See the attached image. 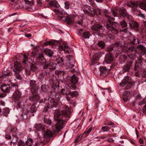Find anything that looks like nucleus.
I'll return each instance as SVG.
<instances>
[{
  "label": "nucleus",
  "instance_id": "nucleus-3",
  "mask_svg": "<svg viewBox=\"0 0 146 146\" xmlns=\"http://www.w3.org/2000/svg\"><path fill=\"white\" fill-rule=\"evenodd\" d=\"M105 17L108 18V23L106 25L107 28L110 30L112 33L115 35L117 34L118 33V31L115 25L113 24V22L111 21V20L114 21L115 20V18L111 17L109 15L105 14Z\"/></svg>",
  "mask_w": 146,
  "mask_h": 146
},
{
  "label": "nucleus",
  "instance_id": "nucleus-10",
  "mask_svg": "<svg viewBox=\"0 0 146 146\" xmlns=\"http://www.w3.org/2000/svg\"><path fill=\"white\" fill-rule=\"evenodd\" d=\"M119 13L123 17H126L128 19H130L132 18L131 15H129L128 14L125 9L123 7L120 8Z\"/></svg>",
  "mask_w": 146,
  "mask_h": 146
},
{
  "label": "nucleus",
  "instance_id": "nucleus-36",
  "mask_svg": "<svg viewBox=\"0 0 146 146\" xmlns=\"http://www.w3.org/2000/svg\"><path fill=\"white\" fill-rule=\"evenodd\" d=\"M33 140L32 139L29 138L26 141V144L28 146H31L33 143Z\"/></svg>",
  "mask_w": 146,
  "mask_h": 146
},
{
  "label": "nucleus",
  "instance_id": "nucleus-31",
  "mask_svg": "<svg viewBox=\"0 0 146 146\" xmlns=\"http://www.w3.org/2000/svg\"><path fill=\"white\" fill-rule=\"evenodd\" d=\"M68 91L66 89H62L61 91V93L63 95H68L69 94L70 90H71L68 87Z\"/></svg>",
  "mask_w": 146,
  "mask_h": 146
},
{
  "label": "nucleus",
  "instance_id": "nucleus-12",
  "mask_svg": "<svg viewBox=\"0 0 146 146\" xmlns=\"http://www.w3.org/2000/svg\"><path fill=\"white\" fill-rule=\"evenodd\" d=\"M102 54V52H99L94 54L92 60V63L93 64L97 63L98 60L101 56Z\"/></svg>",
  "mask_w": 146,
  "mask_h": 146
},
{
  "label": "nucleus",
  "instance_id": "nucleus-37",
  "mask_svg": "<svg viewBox=\"0 0 146 146\" xmlns=\"http://www.w3.org/2000/svg\"><path fill=\"white\" fill-rule=\"evenodd\" d=\"M68 46L66 43H64L60 46V49H61L62 50H64L65 49L68 48Z\"/></svg>",
  "mask_w": 146,
  "mask_h": 146
},
{
  "label": "nucleus",
  "instance_id": "nucleus-6",
  "mask_svg": "<svg viewBox=\"0 0 146 146\" xmlns=\"http://www.w3.org/2000/svg\"><path fill=\"white\" fill-rule=\"evenodd\" d=\"M71 83H70L68 85V87L71 90H75L76 88L75 84L78 82V78L75 74H74L70 77L69 79Z\"/></svg>",
  "mask_w": 146,
  "mask_h": 146
},
{
  "label": "nucleus",
  "instance_id": "nucleus-11",
  "mask_svg": "<svg viewBox=\"0 0 146 146\" xmlns=\"http://www.w3.org/2000/svg\"><path fill=\"white\" fill-rule=\"evenodd\" d=\"M56 63L54 62H50L48 64H45L43 66V68L46 70L48 68L50 70H54L56 69Z\"/></svg>",
  "mask_w": 146,
  "mask_h": 146
},
{
  "label": "nucleus",
  "instance_id": "nucleus-49",
  "mask_svg": "<svg viewBox=\"0 0 146 146\" xmlns=\"http://www.w3.org/2000/svg\"><path fill=\"white\" fill-rule=\"evenodd\" d=\"M44 121L45 123L49 125H50L52 123L51 120L48 118H44Z\"/></svg>",
  "mask_w": 146,
  "mask_h": 146
},
{
  "label": "nucleus",
  "instance_id": "nucleus-9",
  "mask_svg": "<svg viewBox=\"0 0 146 146\" xmlns=\"http://www.w3.org/2000/svg\"><path fill=\"white\" fill-rule=\"evenodd\" d=\"M126 50L129 53L132 52L131 54H128V55L130 59H133L135 56V54L137 51L136 48L133 46H131L128 47Z\"/></svg>",
  "mask_w": 146,
  "mask_h": 146
},
{
  "label": "nucleus",
  "instance_id": "nucleus-42",
  "mask_svg": "<svg viewBox=\"0 0 146 146\" xmlns=\"http://www.w3.org/2000/svg\"><path fill=\"white\" fill-rule=\"evenodd\" d=\"M139 7L141 9L146 11V4L143 3H140L139 4Z\"/></svg>",
  "mask_w": 146,
  "mask_h": 146
},
{
  "label": "nucleus",
  "instance_id": "nucleus-22",
  "mask_svg": "<svg viewBox=\"0 0 146 146\" xmlns=\"http://www.w3.org/2000/svg\"><path fill=\"white\" fill-rule=\"evenodd\" d=\"M35 127L36 129L38 130H41V131H42L43 132L46 131V130H47L46 127L42 125L41 124H37L35 125Z\"/></svg>",
  "mask_w": 146,
  "mask_h": 146
},
{
  "label": "nucleus",
  "instance_id": "nucleus-4",
  "mask_svg": "<svg viewBox=\"0 0 146 146\" xmlns=\"http://www.w3.org/2000/svg\"><path fill=\"white\" fill-rule=\"evenodd\" d=\"M134 83V81L129 76H127L124 77L121 82L120 83V85L121 86L123 87L125 85H126L127 87V89H128L133 86Z\"/></svg>",
  "mask_w": 146,
  "mask_h": 146
},
{
  "label": "nucleus",
  "instance_id": "nucleus-5",
  "mask_svg": "<svg viewBox=\"0 0 146 146\" xmlns=\"http://www.w3.org/2000/svg\"><path fill=\"white\" fill-rule=\"evenodd\" d=\"M21 93L18 90H16L15 94L13 95V98L15 101V105L17 108H20L21 107L22 102H21L20 99L21 97Z\"/></svg>",
  "mask_w": 146,
  "mask_h": 146
},
{
  "label": "nucleus",
  "instance_id": "nucleus-15",
  "mask_svg": "<svg viewBox=\"0 0 146 146\" xmlns=\"http://www.w3.org/2000/svg\"><path fill=\"white\" fill-rule=\"evenodd\" d=\"M0 88L1 91L5 93H9L11 89L10 85L4 84H2Z\"/></svg>",
  "mask_w": 146,
  "mask_h": 146
},
{
  "label": "nucleus",
  "instance_id": "nucleus-1",
  "mask_svg": "<svg viewBox=\"0 0 146 146\" xmlns=\"http://www.w3.org/2000/svg\"><path fill=\"white\" fill-rule=\"evenodd\" d=\"M61 112L62 114L58 110H56L54 113V120L57 121L56 125V129L54 131L55 134H57L63 128L64 123L66 122L67 120L70 118V111L69 109H64Z\"/></svg>",
  "mask_w": 146,
  "mask_h": 146
},
{
  "label": "nucleus",
  "instance_id": "nucleus-54",
  "mask_svg": "<svg viewBox=\"0 0 146 146\" xmlns=\"http://www.w3.org/2000/svg\"><path fill=\"white\" fill-rule=\"evenodd\" d=\"M36 81L34 80H31L29 82L30 85V86L31 87L35 85L36 84Z\"/></svg>",
  "mask_w": 146,
  "mask_h": 146
},
{
  "label": "nucleus",
  "instance_id": "nucleus-23",
  "mask_svg": "<svg viewBox=\"0 0 146 146\" xmlns=\"http://www.w3.org/2000/svg\"><path fill=\"white\" fill-rule=\"evenodd\" d=\"M44 52L46 55L49 57L52 56L53 54V51L48 48L44 49Z\"/></svg>",
  "mask_w": 146,
  "mask_h": 146
},
{
  "label": "nucleus",
  "instance_id": "nucleus-40",
  "mask_svg": "<svg viewBox=\"0 0 146 146\" xmlns=\"http://www.w3.org/2000/svg\"><path fill=\"white\" fill-rule=\"evenodd\" d=\"M50 107V105L49 103H46L45 105L44 109L43 111L44 112H46L49 109Z\"/></svg>",
  "mask_w": 146,
  "mask_h": 146
},
{
  "label": "nucleus",
  "instance_id": "nucleus-26",
  "mask_svg": "<svg viewBox=\"0 0 146 146\" xmlns=\"http://www.w3.org/2000/svg\"><path fill=\"white\" fill-rule=\"evenodd\" d=\"M49 4L51 7H54L58 8L60 6L57 2L55 1H50L49 2Z\"/></svg>",
  "mask_w": 146,
  "mask_h": 146
},
{
  "label": "nucleus",
  "instance_id": "nucleus-59",
  "mask_svg": "<svg viewBox=\"0 0 146 146\" xmlns=\"http://www.w3.org/2000/svg\"><path fill=\"white\" fill-rule=\"evenodd\" d=\"M28 61L27 57L26 55H24L23 56V59L22 62L23 63H25Z\"/></svg>",
  "mask_w": 146,
  "mask_h": 146
},
{
  "label": "nucleus",
  "instance_id": "nucleus-64",
  "mask_svg": "<svg viewBox=\"0 0 146 146\" xmlns=\"http://www.w3.org/2000/svg\"><path fill=\"white\" fill-rule=\"evenodd\" d=\"M143 113L146 114V104L143 108Z\"/></svg>",
  "mask_w": 146,
  "mask_h": 146
},
{
  "label": "nucleus",
  "instance_id": "nucleus-18",
  "mask_svg": "<svg viewBox=\"0 0 146 146\" xmlns=\"http://www.w3.org/2000/svg\"><path fill=\"white\" fill-rule=\"evenodd\" d=\"M36 61L38 64H46V60L42 54L39 55L38 57L36 58Z\"/></svg>",
  "mask_w": 146,
  "mask_h": 146
},
{
  "label": "nucleus",
  "instance_id": "nucleus-62",
  "mask_svg": "<svg viewBox=\"0 0 146 146\" xmlns=\"http://www.w3.org/2000/svg\"><path fill=\"white\" fill-rule=\"evenodd\" d=\"M89 134L88 133L86 132H85L83 133L81 137L82 138H85Z\"/></svg>",
  "mask_w": 146,
  "mask_h": 146
},
{
  "label": "nucleus",
  "instance_id": "nucleus-13",
  "mask_svg": "<svg viewBox=\"0 0 146 146\" xmlns=\"http://www.w3.org/2000/svg\"><path fill=\"white\" fill-rule=\"evenodd\" d=\"M14 68L13 69L14 72H19L23 70V67L19 62L15 61L14 62Z\"/></svg>",
  "mask_w": 146,
  "mask_h": 146
},
{
  "label": "nucleus",
  "instance_id": "nucleus-29",
  "mask_svg": "<svg viewBox=\"0 0 146 146\" xmlns=\"http://www.w3.org/2000/svg\"><path fill=\"white\" fill-rule=\"evenodd\" d=\"M98 46L100 47L101 49H103L105 47V44L104 41L101 40L99 41L97 44Z\"/></svg>",
  "mask_w": 146,
  "mask_h": 146
},
{
  "label": "nucleus",
  "instance_id": "nucleus-43",
  "mask_svg": "<svg viewBox=\"0 0 146 146\" xmlns=\"http://www.w3.org/2000/svg\"><path fill=\"white\" fill-rule=\"evenodd\" d=\"M42 90L44 92H46L48 91V87L45 85H43L41 87Z\"/></svg>",
  "mask_w": 146,
  "mask_h": 146
},
{
  "label": "nucleus",
  "instance_id": "nucleus-35",
  "mask_svg": "<svg viewBox=\"0 0 146 146\" xmlns=\"http://www.w3.org/2000/svg\"><path fill=\"white\" fill-rule=\"evenodd\" d=\"M11 74V73L10 72H7L4 71L2 72V75L1 76V77L3 78L4 77H6L10 76Z\"/></svg>",
  "mask_w": 146,
  "mask_h": 146
},
{
  "label": "nucleus",
  "instance_id": "nucleus-7",
  "mask_svg": "<svg viewBox=\"0 0 146 146\" xmlns=\"http://www.w3.org/2000/svg\"><path fill=\"white\" fill-rule=\"evenodd\" d=\"M133 62L132 60H127L126 64L123 67L122 70V73L129 72L133 66Z\"/></svg>",
  "mask_w": 146,
  "mask_h": 146
},
{
  "label": "nucleus",
  "instance_id": "nucleus-28",
  "mask_svg": "<svg viewBox=\"0 0 146 146\" xmlns=\"http://www.w3.org/2000/svg\"><path fill=\"white\" fill-rule=\"evenodd\" d=\"M127 59V57L125 54H122L120 55L119 57V60L120 62L125 63Z\"/></svg>",
  "mask_w": 146,
  "mask_h": 146
},
{
  "label": "nucleus",
  "instance_id": "nucleus-19",
  "mask_svg": "<svg viewBox=\"0 0 146 146\" xmlns=\"http://www.w3.org/2000/svg\"><path fill=\"white\" fill-rule=\"evenodd\" d=\"M30 100L33 102L38 101L40 98L39 96L37 94L32 93L31 95L29 97Z\"/></svg>",
  "mask_w": 146,
  "mask_h": 146
},
{
  "label": "nucleus",
  "instance_id": "nucleus-24",
  "mask_svg": "<svg viewBox=\"0 0 146 146\" xmlns=\"http://www.w3.org/2000/svg\"><path fill=\"white\" fill-rule=\"evenodd\" d=\"M28 109H29V112L31 113H33L35 112L37 110V108L35 106V103H34L31 106H29Z\"/></svg>",
  "mask_w": 146,
  "mask_h": 146
},
{
  "label": "nucleus",
  "instance_id": "nucleus-41",
  "mask_svg": "<svg viewBox=\"0 0 146 146\" xmlns=\"http://www.w3.org/2000/svg\"><path fill=\"white\" fill-rule=\"evenodd\" d=\"M90 35V33L88 31L84 32L83 33L84 37L85 38H89Z\"/></svg>",
  "mask_w": 146,
  "mask_h": 146
},
{
  "label": "nucleus",
  "instance_id": "nucleus-50",
  "mask_svg": "<svg viewBox=\"0 0 146 146\" xmlns=\"http://www.w3.org/2000/svg\"><path fill=\"white\" fill-rule=\"evenodd\" d=\"M102 129L103 131L106 132L108 131L110 129V127L108 126H104L102 127Z\"/></svg>",
  "mask_w": 146,
  "mask_h": 146
},
{
  "label": "nucleus",
  "instance_id": "nucleus-56",
  "mask_svg": "<svg viewBox=\"0 0 146 146\" xmlns=\"http://www.w3.org/2000/svg\"><path fill=\"white\" fill-rule=\"evenodd\" d=\"M70 7V3L68 1H66L65 3V8L66 9H69Z\"/></svg>",
  "mask_w": 146,
  "mask_h": 146
},
{
  "label": "nucleus",
  "instance_id": "nucleus-17",
  "mask_svg": "<svg viewBox=\"0 0 146 146\" xmlns=\"http://www.w3.org/2000/svg\"><path fill=\"white\" fill-rule=\"evenodd\" d=\"M137 48L141 55H144L146 53V48L142 45H138Z\"/></svg>",
  "mask_w": 146,
  "mask_h": 146
},
{
  "label": "nucleus",
  "instance_id": "nucleus-52",
  "mask_svg": "<svg viewBox=\"0 0 146 146\" xmlns=\"http://www.w3.org/2000/svg\"><path fill=\"white\" fill-rule=\"evenodd\" d=\"M120 32H124L125 33H129V34L130 35V36H131V35L132 34L131 33H130L127 30V28H125L124 29L120 30Z\"/></svg>",
  "mask_w": 146,
  "mask_h": 146
},
{
  "label": "nucleus",
  "instance_id": "nucleus-38",
  "mask_svg": "<svg viewBox=\"0 0 146 146\" xmlns=\"http://www.w3.org/2000/svg\"><path fill=\"white\" fill-rule=\"evenodd\" d=\"M78 93L77 91H74L72 92H71L70 91L69 95L71 96L72 98H74L78 96Z\"/></svg>",
  "mask_w": 146,
  "mask_h": 146
},
{
  "label": "nucleus",
  "instance_id": "nucleus-58",
  "mask_svg": "<svg viewBox=\"0 0 146 146\" xmlns=\"http://www.w3.org/2000/svg\"><path fill=\"white\" fill-rule=\"evenodd\" d=\"M141 77L142 78H146V70H143L141 74Z\"/></svg>",
  "mask_w": 146,
  "mask_h": 146
},
{
  "label": "nucleus",
  "instance_id": "nucleus-47",
  "mask_svg": "<svg viewBox=\"0 0 146 146\" xmlns=\"http://www.w3.org/2000/svg\"><path fill=\"white\" fill-rule=\"evenodd\" d=\"M9 112V109L8 108H5L3 111V115L6 116Z\"/></svg>",
  "mask_w": 146,
  "mask_h": 146
},
{
  "label": "nucleus",
  "instance_id": "nucleus-32",
  "mask_svg": "<svg viewBox=\"0 0 146 146\" xmlns=\"http://www.w3.org/2000/svg\"><path fill=\"white\" fill-rule=\"evenodd\" d=\"M30 87V90L32 93H35L38 89V87L36 84Z\"/></svg>",
  "mask_w": 146,
  "mask_h": 146
},
{
  "label": "nucleus",
  "instance_id": "nucleus-27",
  "mask_svg": "<svg viewBox=\"0 0 146 146\" xmlns=\"http://www.w3.org/2000/svg\"><path fill=\"white\" fill-rule=\"evenodd\" d=\"M25 4L28 5L27 8H29L34 4V1L33 0H24Z\"/></svg>",
  "mask_w": 146,
  "mask_h": 146
},
{
  "label": "nucleus",
  "instance_id": "nucleus-51",
  "mask_svg": "<svg viewBox=\"0 0 146 146\" xmlns=\"http://www.w3.org/2000/svg\"><path fill=\"white\" fill-rule=\"evenodd\" d=\"M18 146H25V144L20 139L18 143Z\"/></svg>",
  "mask_w": 146,
  "mask_h": 146
},
{
  "label": "nucleus",
  "instance_id": "nucleus-61",
  "mask_svg": "<svg viewBox=\"0 0 146 146\" xmlns=\"http://www.w3.org/2000/svg\"><path fill=\"white\" fill-rule=\"evenodd\" d=\"M113 15L115 17H118V15L117 13V10L113 11L112 12Z\"/></svg>",
  "mask_w": 146,
  "mask_h": 146
},
{
  "label": "nucleus",
  "instance_id": "nucleus-33",
  "mask_svg": "<svg viewBox=\"0 0 146 146\" xmlns=\"http://www.w3.org/2000/svg\"><path fill=\"white\" fill-rule=\"evenodd\" d=\"M74 66L73 64L69 62L67 64V66L68 69H70V71L71 72H73L75 71V70L74 68H73Z\"/></svg>",
  "mask_w": 146,
  "mask_h": 146
},
{
  "label": "nucleus",
  "instance_id": "nucleus-55",
  "mask_svg": "<svg viewBox=\"0 0 146 146\" xmlns=\"http://www.w3.org/2000/svg\"><path fill=\"white\" fill-rule=\"evenodd\" d=\"M139 31L141 34H143L144 33H145L146 35V29L144 28H143L141 29Z\"/></svg>",
  "mask_w": 146,
  "mask_h": 146
},
{
  "label": "nucleus",
  "instance_id": "nucleus-53",
  "mask_svg": "<svg viewBox=\"0 0 146 146\" xmlns=\"http://www.w3.org/2000/svg\"><path fill=\"white\" fill-rule=\"evenodd\" d=\"M130 92L127 91L123 93V96H125L129 98L130 96Z\"/></svg>",
  "mask_w": 146,
  "mask_h": 146
},
{
  "label": "nucleus",
  "instance_id": "nucleus-20",
  "mask_svg": "<svg viewBox=\"0 0 146 146\" xmlns=\"http://www.w3.org/2000/svg\"><path fill=\"white\" fill-rule=\"evenodd\" d=\"M113 55L111 53H109L106 54L105 57V61L107 63H109L113 60Z\"/></svg>",
  "mask_w": 146,
  "mask_h": 146
},
{
  "label": "nucleus",
  "instance_id": "nucleus-57",
  "mask_svg": "<svg viewBox=\"0 0 146 146\" xmlns=\"http://www.w3.org/2000/svg\"><path fill=\"white\" fill-rule=\"evenodd\" d=\"M17 131V128L15 127H11L10 129V131L12 133L15 132Z\"/></svg>",
  "mask_w": 146,
  "mask_h": 146
},
{
  "label": "nucleus",
  "instance_id": "nucleus-63",
  "mask_svg": "<svg viewBox=\"0 0 146 146\" xmlns=\"http://www.w3.org/2000/svg\"><path fill=\"white\" fill-rule=\"evenodd\" d=\"M42 142H37L35 143L34 146H42Z\"/></svg>",
  "mask_w": 146,
  "mask_h": 146
},
{
  "label": "nucleus",
  "instance_id": "nucleus-39",
  "mask_svg": "<svg viewBox=\"0 0 146 146\" xmlns=\"http://www.w3.org/2000/svg\"><path fill=\"white\" fill-rule=\"evenodd\" d=\"M15 75L16 78L18 79L21 80L22 79L21 76L19 72H15Z\"/></svg>",
  "mask_w": 146,
  "mask_h": 146
},
{
  "label": "nucleus",
  "instance_id": "nucleus-16",
  "mask_svg": "<svg viewBox=\"0 0 146 146\" xmlns=\"http://www.w3.org/2000/svg\"><path fill=\"white\" fill-rule=\"evenodd\" d=\"M46 130V131H43L44 137L48 141L52 136V132L50 130H48V129L47 130Z\"/></svg>",
  "mask_w": 146,
  "mask_h": 146
},
{
  "label": "nucleus",
  "instance_id": "nucleus-2",
  "mask_svg": "<svg viewBox=\"0 0 146 146\" xmlns=\"http://www.w3.org/2000/svg\"><path fill=\"white\" fill-rule=\"evenodd\" d=\"M56 12L59 15L61 19H63L64 18V21L68 25H70L74 23L75 16L73 15H68L65 16L64 15V13L61 11L59 10H55Z\"/></svg>",
  "mask_w": 146,
  "mask_h": 146
},
{
  "label": "nucleus",
  "instance_id": "nucleus-44",
  "mask_svg": "<svg viewBox=\"0 0 146 146\" xmlns=\"http://www.w3.org/2000/svg\"><path fill=\"white\" fill-rule=\"evenodd\" d=\"M120 25L122 28H125L127 26V23L126 22L123 20L120 22Z\"/></svg>",
  "mask_w": 146,
  "mask_h": 146
},
{
  "label": "nucleus",
  "instance_id": "nucleus-48",
  "mask_svg": "<svg viewBox=\"0 0 146 146\" xmlns=\"http://www.w3.org/2000/svg\"><path fill=\"white\" fill-rule=\"evenodd\" d=\"M23 114L25 115H27V114L29 113L30 112L29 110V109H28V107L27 109H23Z\"/></svg>",
  "mask_w": 146,
  "mask_h": 146
},
{
  "label": "nucleus",
  "instance_id": "nucleus-8",
  "mask_svg": "<svg viewBox=\"0 0 146 146\" xmlns=\"http://www.w3.org/2000/svg\"><path fill=\"white\" fill-rule=\"evenodd\" d=\"M91 29L96 31L99 35L102 34L104 31L103 26L100 24H95L91 26Z\"/></svg>",
  "mask_w": 146,
  "mask_h": 146
},
{
  "label": "nucleus",
  "instance_id": "nucleus-25",
  "mask_svg": "<svg viewBox=\"0 0 146 146\" xmlns=\"http://www.w3.org/2000/svg\"><path fill=\"white\" fill-rule=\"evenodd\" d=\"M50 102L51 108L56 107L58 106V101L54 98L51 99Z\"/></svg>",
  "mask_w": 146,
  "mask_h": 146
},
{
  "label": "nucleus",
  "instance_id": "nucleus-30",
  "mask_svg": "<svg viewBox=\"0 0 146 146\" xmlns=\"http://www.w3.org/2000/svg\"><path fill=\"white\" fill-rule=\"evenodd\" d=\"M141 64L140 63L136 62L134 67V70L135 71H139L141 68Z\"/></svg>",
  "mask_w": 146,
  "mask_h": 146
},
{
  "label": "nucleus",
  "instance_id": "nucleus-14",
  "mask_svg": "<svg viewBox=\"0 0 146 146\" xmlns=\"http://www.w3.org/2000/svg\"><path fill=\"white\" fill-rule=\"evenodd\" d=\"M100 75L104 77H106L109 73V70L104 67H100Z\"/></svg>",
  "mask_w": 146,
  "mask_h": 146
},
{
  "label": "nucleus",
  "instance_id": "nucleus-45",
  "mask_svg": "<svg viewBox=\"0 0 146 146\" xmlns=\"http://www.w3.org/2000/svg\"><path fill=\"white\" fill-rule=\"evenodd\" d=\"M37 69L36 66L35 64H32L30 66V69L33 71H35Z\"/></svg>",
  "mask_w": 146,
  "mask_h": 146
},
{
  "label": "nucleus",
  "instance_id": "nucleus-21",
  "mask_svg": "<svg viewBox=\"0 0 146 146\" xmlns=\"http://www.w3.org/2000/svg\"><path fill=\"white\" fill-rule=\"evenodd\" d=\"M129 24L130 29H134L135 31H138L139 30V24L136 22H133V21L131 23H129Z\"/></svg>",
  "mask_w": 146,
  "mask_h": 146
},
{
  "label": "nucleus",
  "instance_id": "nucleus-46",
  "mask_svg": "<svg viewBox=\"0 0 146 146\" xmlns=\"http://www.w3.org/2000/svg\"><path fill=\"white\" fill-rule=\"evenodd\" d=\"M18 85L17 84H13L11 85V89H15L16 90H18Z\"/></svg>",
  "mask_w": 146,
  "mask_h": 146
},
{
  "label": "nucleus",
  "instance_id": "nucleus-60",
  "mask_svg": "<svg viewBox=\"0 0 146 146\" xmlns=\"http://www.w3.org/2000/svg\"><path fill=\"white\" fill-rule=\"evenodd\" d=\"M113 50V46L112 45L108 47L106 50L108 52H111Z\"/></svg>",
  "mask_w": 146,
  "mask_h": 146
},
{
  "label": "nucleus",
  "instance_id": "nucleus-34",
  "mask_svg": "<svg viewBox=\"0 0 146 146\" xmlns=\"http://www.w3.org/2000/svg\"><path fill=\"white\" fill-rule=\"evenodd\" d=\"M133 40L131 42V43L132 44H137L139 43V41L138 38L133 36Z\"/></svg>",
  "mask_w": 146,
  "mask_h": 146
}]
</instances>
